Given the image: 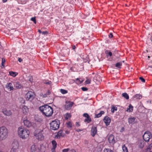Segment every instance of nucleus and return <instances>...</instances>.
I'll list each match as a JSON object with an SVG mask.
<instances>
[{
	"label": "nucleus",
	"mask_w": 152,
	"mask_h": 152,
	"mask_svg": "<svg viewBox=\"0 0 152 152\" xmlns=\"http://www.w3.org/2000/svg\"><path fill=\"white\" fill-rule=\"evenodd\" d=\"M14 85L16 88L17 89H20L23 87L22 85L18 82L15 83Z\"/></svg>",
	"instance_id": "obj_20"
},
{
	"label": "nucleus",
	"mask_w": 152,
	"mask_h": 152,
	"mask_svg": "<svg viewBox=\"0 0 152 152\" xmlns=\"http://www.w3.org/2000/svg\"><path fill=\"white\" fill-rule=\"evenodd\" d=\"M69 150V149H64L62 150V152H68Z\"/></svg>",
	"instance_id": "obj_45"
},
{
	"label": "nucleus",
	"mask_w": 152,
	"mask_h": 152,
	"mask_svg": "<svg viewBox=\"0 0 152 152\" xmlns=\"http://www.w3.org/2000/svg\"><path fill=\"white\" fill-rule=\"evenodd\" d=\"M31 20L33 21L35 24L36 23V21L35 17H34L31 18Z\"/></svg>",
	"instance_id": "obj_39"
},
{
	"label": "nucleus",
	"mask_w": 152,
	"mask_h": 152,
	"mask_svg": "<svg viewBox=\"0 0 152 152\" xmlns=\"http://www.w3.org/2000/svg\"><path fill=\"white\" fill-rule=\"evenodd\" d=\"M122 148L124 152H128L127 148L126 146L125 145L122 146Z\"/></svg>",
	"instance_id": "obj_30"
},
{
	"label": "nucleus",
	"mask_w": 152,
	"mask_h": 152,
	"mask_svg": "<svg viewBox=\"0 0 152 152\" xmlns=\"http://www.w3.org/2000/svg\"><path fill=\"white\" fill-rule=\"evenodd\" d=\"M42 34H48V32L47 31H45L42 32Z\"/></svg>",
	"instance_id": "obj_48"
},
{
	"label": "nucleus",
	"mask_w": 152,
	"mask_h": 152,
	"mask_svg": "<svg viewBox=\"0 0 152 152\" xmlns=\"http://www.w3.org/2000/svg\"><path fill=\"white\" fill-rule=\"evenodd\" d=\"M92 121L90 117L89 116L88 118H86V119L84 120L85 122H87L88 123H89L91 122Z\"/></svg>",
	"instance_id": "obj_28"
},
{
	"label": "nucleus",
	"mask_w": 152,
	"mask_h": 152,
	"mask_svg": "<svg viewBox=\"0 0 152 152\" xmlns=\"http://www.w3.org/2000/svg\"><path fill=\"white\" fill-rule=\"evenodd\" d=\"M81 89L83 91H86L88 90V89L86 87H83L81 88Z\"/></svg>",
	"instance_id": "obj_42"
},
{
	"label": "nucleus",
	"mask_w": 152,
	"mask_h": 152,
	"mask_svg": "<svg viewBox=\"0 0 152 152\" xmlns=\"http://www.w3.org/2000/svg\"><path fill=\"white\" fill-rule=\"evenodd\" d=\"M64 132L66 134H69L70 133V132L68 131H64Z\"/></svg>",
	"instance_id": "obj_54"
},
{
	"label": "nucleus",
	"mask_w": 152,
	"mask_h": 152,
	"mask_svg": "<svg viewBox=\"0 0 152 152\" xmlns=\"http://www.w3.org/2000/svg\"><path fill=\"white\" fill-rule=\"evenodd\" d=\"M44 132L43 129H38L35 131L34 133V135L37 139L41 141L44 139Z\"/></svg>",
	"instance_id": "obj_3"
},
{
	"label": "nucleus",
	"mask_w": 152,
	"mask_h": 152,
	"mask_svg": "<svg viewBox=\"0 0 152 152\" xmlns=\"http://www.w3.org/2000/svg\"><path fill=\"white\" fill-rule=\"evenodd\" d=\"M139 79L142 82L144 83L145 82V80L142 77H139Z\"/></svg>",
	"instance_id": "obj_41"
},
{
	"label": "nucleus",
	"mask_w": 152,
	"mask_h": 152,
	"mask_svg": "<svg viewBox=\"0 0 152 152\" xmlns=\"http://www.w3.org/2000/svg\"><path fill=\"white\" fill-rule=\"evenodd\" d=\"M83 80H80L78 78H77L76 80V83L78 84H81L83 82Z\"/></svg>",
	"instance_id": "obj_34"
},
{
	"label": "nucleus",
	"mask_w": 152,
	"mask_h": 152,
	"mask_svg": "<svg viewBox=\"0 0 152 152\" xmlns=\"http://www.w3.org/2000/svg\"><path fill=\"white\" fill-rule=\"evenodd\" d=\"M18 61L20 62H21L22 61V59L20 58H18Z\"/></svg>",
	"instance_id": "obj_53"
},
{
	"label": "nucleus",
	"mask_w": 152,
	"mask_h": 152,
	"mask_svg": "<svg viewBox=\"0 0 152 152\" xmlns=\"http://www.w3.org/2000/svg\"><path fill=\"white\" fill-rule=\"evenodd\" d=\"M39 110L47 117L51 116L53 113V108L48 105H45L39 107Z\"/></svg>",
	"instance_id": "obj_1"
},
{
	"label": "nucleus",
	"mask_w": 152,
	"mask_h": 152,
	"mask_svg": "<svg viewBox=\"0 0 152 152\" xmlns=\"http://www.w3.org/2000/svg\"><path fill=\"white\" fill-rule=\"evenodd\" d=\"M64 134L63 131L60 130L58 132V134L56 135V137L58 139L60 138L61 136H63L64 135Z\"/></svg>",
	"instance_id": "obj_18"
},
{
	"label": "nucleus",
	"mask_w": 152,
	"mask_h": 152,
	"mask_svg": "<svg viewBox=\"0 0 152 152\" xmlns=\"http://www.w3.org/2000/svg\"><path fill=\"white\" fill-rule=\"evenodd\" d=\"M0 152H2V151H0Z\"/></svg>",
	"instance_id": "obj_64"
},
{
	"label": "nucleus",
	"mask_w": 152,
	"mask_h": 152,
	"mask_svg": "<svg viewBox=\"0 0 152 152\" xmlns=\"http://www.w3.org/2000/svg\"><path fill=\"white\" fill-rule=\"evenodd\" d=\"M30 132L27 129L23 126L19 127L18 130V134L19 137L22 139H25L28 138L29 136Z\"/></svg>",
	"instance_id": "obj_2"
},
{
	"label": "nucleus",
	"mask_w": 152,
	"mask_h": 152,
	"mask_svg": "<svg viewBox=\"0 0 152 152\" xmlns=\"http://www.w3.org/2000/svg\"><path fill=\"white\" fill-rule=\"evenodd\" d=\"M83 117L86 118H88V117L89 116V115L87 113H85L83 114Z\"/></svg>",
	"instance_id": "obj_44"
},
{
	"label": "nucleus",
	"mask_w": 152,
	"mask_h": 152,
	"mask_svg": "<svg viewBox=\"0 0 152 152\" xmlns=\"http://www.w3.org/2000/svg\"><path fill=\"white\" fill-rule=\"evenodd\" d=\"M112 53L110 51L108 53V54H107V55H106V56H110V57H111L112 56Z\"/></svg>",
	"instance_id": "obj_43"
},
{
	"label": "nucleus",
	"mask_w": 152,
	"mask_h": 152,
	"mask_svg": "<svg viewBox=\"0 0 152 152\" xmlns=\"http://www.w3.org/2000/svg\"><path fill=\"white\" fill-rule=\"evenodd\" d=\"M124 129V128H122L121 129V132H122V131H123Z\"/></svg>",
	"instance_id": "obj_60"
},
{
	"label": "nucleus",
	"mask_w": 152,
	"mask_h": 152,
	"mask_svg": "<svg viewBox=\"0 0 152 152\" xmlns=\"http://www.w3.org/2000/svg\"><path fill=\"white\" fill-rule=\"evenodd\" d=\"M6 88L10 91H13L14 90V88L11 83H7L6 85Z\"/></svg>",
	"instance_id": "obj_16"
},
{
	"label": "nucleus",
	"mask_w": 152,
	"mask_h": 152,
	"mask_svg": "<svg viewBox=\"0 0 152 152\" xmlns=\"http://www.w3.org/2000/svg\"><path fill=\"white\" fill-rule=\"evenodd\" d=\"M2 112L4 115L7 116H10L12 113L11 110H7L6 109H3L2 110Z\"/></svg>",
	"instance_id": "obj_15"
},
{
	"label": "nucleus",
	"mask_w": 152,
	"mask_h": 152,
	"mask_svg": "<svg viewBox=\"0 0 152 152\" xmlns=\"http://www.w3.org/2000/svg\"><path fill=\"white\" fill-rule=\"evenodd\" d=\"M145 152H152V142L148 146Z\"/></svg>",
	"instance_id": "obj_21"
},
{
	"label": "nucleus",
	"mask_w": 152,
	"mask_h": 152,
	"mask_svg": "<svg viewBox=\"0 0 152 152\" xmlns=\"http://www.w3.org/2000/svg\"><path fill=\"white\" fill-rule=\"evenodd\" d=\"M8 130L4 126H2L0 128V140L6 139L7 136Z\"/></svg>",
	"instance_id": "obj_5"
},
{
	"label": "nucleus",
	"mask_w": 152,
	"mask_h": 152,
	"mask_svg": "<svg viewBox=\"0 0 152 152\" xmlns=\"http://www.w3.org/2000/svg\"><path fill=\"white\" fill-rule=\"evenodd\" d=\"M50 82H47L46 83V84H50Z\"/></svg>",
	"instance_id": "obj_58"
},
{
	"label": "nucleus",
	"mask_w": 152,
	"mask_h": 152,
	"mask_svg": "<svg viewBox=\"0 0 152 152\" xmlns=\"http://www.w3.org/2000/svg\"><path fill=\"white\" fill-rule=\"evenodd\" d=\"M18 144L17 142H13L12 144V147L10 152H18Z\"/></svg>",
	"instance_id": "obj_9"
},
{
	"label": "nucleus",
	"mask_w": 152,
	"mask_h": 152,
	"mask_svg": "<svg viewBox=\"0 0 152 152\" xmlns=\"http://www.w3.org/2000/svg\"><path fill=\"white\" fill-rule=\"evenodd\" d=\"M7 0H3L2 1L3 2L5 3L7 1Z\"/></svg>",
	"instance_id": "obj_57"
},
{
	"label": "nucleus",
	"mask_w": 152,
	"mask_h": 152,
	"mask_svg": "<svg viewBox=\"0 0 152 152\" xmlns=\"http://www.w3.org/2000/svg\"><path fill=\"white\" fill-rule=\"evenodd\" d=\"M150 40L152 41V34L151 35V37L150 38Z\"/></svg>",
	"instance_id": "obj_61"
},
{
	"label": "nucleus",
	"mask_w": 152,
	"mask_h": 152,
	"mask_svg": "<svg viewBox=\"0 0 152 152\" xmlns=\"http://www.w3.org/2000/svg\"><path fill=\"white\" fill-rule=\"evenodd\" d=\"M75 125H76V126L77 127H78L80 126V123L78 122H76V123Z\"/></svg>",
	"instance_id": "obj_47"
},
{
	"label": "nucleus",
	"mask_w": 152,
	"mask_h": 152,
	"mask_svg": "<svg viewBox=\"0 0 152 152\" xmlns=\"http://www.w3.org/2000/svg\"><path fill=\"white\" fill-rule=\"evenodd\" d=\"M148 58H150V56H148Z\"/></svg>",
	"instance_id": "obj_62"
},
{
	"label": "nucleus",
	"mask_w": 152,
	"mask_h": 152,
	"mask_svg": "<svg viewBox=\"0 0 152 152\" xmlns=\"http://www.w3.org/2000/svg\"><path fill=\"white\" fill-rule=\"evenodd\" d=\"M143 138L145 141L148 142L152 138V134L150 132L146 131L143 135Z\"/></svg>",
	"instance_id": "obj_8"
},
{
	"label": "nucleus",
	"mask_w": 152,
	"mask_h": 152,
	"mask_svg": "<svg viewBox=\"0 0 152 152\" xmlns=\"http://www.w3.org/2000/svg\"><path fill=\"white\" fill-rule=\"evenodd\" d=\"M76 48L75 46V45H73L72 47V48L73 49H75Z\"/></svg>",
	"instance_id": "obj_56"
},
{
	"label": "nucleus",
	"mask_w": 152,
	"mask_h": 152,
	"mask_svg": "<svg viewBox=\"0 0 152 152\" xmlns=\"http://www.w3.org/2000/svg\"><path fill=\"white\" fill-rule=\"evenodd\" d=\"M144 145V142L143 141H140V144H139V146L140 147L142 148Z\"/></svg>",
	"instance_id": "obj_33"
},
{
	"label": "nucleus",
	"mask_w": 152,
	"mask_h": 152,
	"mask_svg": "<svg viewBox=\"0 0 152 152\" xmlns=\"http://www.w3.org/2000/svg\"><path fill=\"white\" fill-rule=\"evenodd\" d=\"M6 60L5 59L3 58H2V63H1V66H3V67L4 66V64Z\"/></svg>",
	"instance_id": "obj_37"
},
{
	"label": "nucleus",
	"mask_w": 152,
	"mask_h": 152,
	"mask_svg": "<svg viewBox=\"0 0 152 152\" xmlns=\"http://www.w3.org/2000/svg\"><path fill=\"white\" fill-rule=\"evenodd\" d=\"M51 93L50 91L49 90H48L47 91V92H46V95H47L48 96V95H50L51 94Z\"/></svg>",
	"instance_id": "obj_46"
},
{
	"label": "nucleus",
	"mask_w": 152,
	"mask_h": 152,
	"mask_svg": "<svg viewBox=\"0 0 152 152\" xmlns=\"http://www.w3.org/2000/svg\"><path fill=\"white\" fill-rule=\"evenodd\" d=\"M122 96L126 99H129V97L128 95L126 93H124L122 94Z\"/></svg>",
	"instance_id": "obj_29"
},
{
	"label": "nucleus",
	"mask_w": 152,
	"mask_h": 152,
	"mask_svg": "<svg viewBox=\"0 0 152 152\" xmlns=\"http://www.w3.org/2000/svg\"><path fill=\"white\" fill-rule=\"evenodd\" d=\"M104 113V111H102L100 112L98 114H96L95 115V118H98L100 117Z\"/></svg>",
	"instance_id": "obj_23"
},
{
	"label": "nucleus",
	"mask_w": 152,
	"mask_h": 152,
	"mask_svg": "<svg viewBox=\"0 0 152 152\" xmlns=\"http://www.w3.org/2000/svg\"><path fill=\"white\" fill-rule=\"evenodd\" d=\"M133 107L131 104H129V108L127 109L126 111L129 112H131L133 111Z\"/></svg>",
	"instance_id": "obj_26"
},
{
	"label": "nucleus",
	"mask_w": 152,
	"mask_h": 152,
	"mask_svg": "<svg viewBox=\"0 0 152 152\" xmlns=\"http://www.w3.org/2000/svg\"><path fill=\"white\" fill-rule=\"evenodd\" d=\"M136 118L134 117L130 118L128 119V122L129 124H132L135 121Z\"/></svg>",
	"instance_id": "obj_25"
},
{
	"label": "nucleus",
	"mask_w": 152,
	"mask_h": 152,
	"mask_svg": "<svg viewBox=\"0 0 152 152\" xmlns=\"http://www.w3.org/2000/svg\"><path fill=\"white\" fill-rule=\"evenodd\" d=\"M142 97V96L140 94H136L134 96V98H135L137 100H139L141 99Z\"/></svg>",
	"instance_id": "obj_24"
},
{
	"label": "nucleus",
	"mask_w": 152,
	"mask_h": 152,
	"mask_svg": "<svg viewBox=\"0 0 152 152\" xmlns=\"http://www.w3.org/2000/svg\"><path fill=\"white\" fill-rule=\"evenodd\" d=\"M24 125L27 127L29 128L32 126V123L27 119L24 120L23 121Z\"/></svg>",
	"instance_id": "obj_11"
},
{
	"label": "nucleus",
	"mask_w": 152,
	"mask_h": 152,
	"mask_svg": "<svg viewBox=\"0 0 152 152\" xmlns=\"http://www.w3.org/2000/svg\"><path fill=\"white\" fill-rule=\"evenodd\" d=\"M22 111L23 113L27 114L29 111L28 108L26 106H23L22 108Z\"/></svg>",
	"instance_id": "obj_19"
},
{
	"label": "nucleus",
	"mask_w": 152,
	"mask_h": 152,
	"mask_svg": "<svg viewBox=\"0 0 152 152\" xmlns=\"http://www.w3.org/2000/svg\"><path fill=\"white\" fill-rule=\"evenodd\" d=\"M108 140L109 143L111 144H113L115 142L114 136L113 134H110L109 135Z\"/></svg>",
	"instance_id": "obj_13"
},
{
	"label": "nucleus",
	"mask_w": 152,
	"mask_h": 152,
	"mask_svg": "<svg viewBox=\"0 0 152 152\" xmlns=\"http://www.w3.org/2000/svg\"><path fill=\"white\" fill-rule=\"evenodd\" d=\"M117 110V108L116 107H113L111 109V111L112 113H113L115 111Z\"/></svg>",
	"instance_id": "obj_38"
},
{
	"label": "nucleus",
	"mask_w": 152,
	"mask_h": 152,
	"mask_svg": "<svg viewBox=\"0 0 152 152\" xmlns=\"http://www.w3.org/2000/svg\"><path fill=\"white\" fill-rule=\"evenodd\" d=\"M103 152H113V151L111 149L109 148H105L104 151Z\"/></svg>",
	"instance_id": "obj_36"
},
{
	"label": "nucleus",
	"mask_w": 152,
	"mask_h": 152,
	"mask_svg": "<svg viewBox=\"0 0 152 152\" xmlns=\"http://www.w3.org/2000/svg\"><path fill=\"white\" fill-rule=\"evenodd\" d=\"M83 129H76V131H77V132L82 131H83Z\"/></svg>",
	"instance_id": "obj_49"
},
{
	"label": "nucleus",
	"mask_w": 152,
	"mask_h": 152,
	"mask_svg": "<svg viewBox=\"0 0 152 152\" xmlns=\"http://www.w3.org/2000/svg\"><path fill=\"white\" fill-rule=\"evenodd\" d=\"M97 132V127L95 126H92L91 130V136L94 137L96 134Z\"/></svg>",
	"instance_id": "obj_12"
},
{
	"label": "nucleus",
	"mask_w": 152,
	"mask_h": 152,
	"mask_svg": "<svg viewBox=\"0 0 152 152\" xmlns=\"http://www.w3.org/2000/svg\"><path fill=\"white\" fill-rule=\"evenodd\" d=\"M66 124L67 125V127L70 129L71 130L72 129V127L73 124L72 122L69 121L66 122Z\"/></svg>",
	"instance_id": "obj_22"
},
{
	"label": "nucleus",
	"mask_w": 152,
	"mask_h": 152,
	"mask_svg": "<svg viewBox=\"0 0 152 152\" xmlns=\"http://www.w3.org/2000/svg\"><path fill=\"white\" fill-rule=\"evenodd\" d=\"M122 63L121 62H119L115 64V67H117L118 68L120 69L121 68V66H122Z\"/></svg>",
	"instance_id": "obj_31"
},
{
	"label": "nucleus",
	"mask_w": 152,
	"mask_h": 152,
	"mask_svg": "<svg viewBox=\"0 0 152 152\" xmlns=\"http://www.w3.org/2000/svg\"><path fill=\"white\" fill-rule=\"evenodd\" d=\"M109 50H106L105 51V53L106 54V55H107V54L109 52Z\"/></svg>",
	"instance_id": "obj_52"
},
{
	"label": "nucleus",
	"mask_w": 152,
	"mask_h": 152,
	"mask_svg": "<svg viewBox=\"0 0 152 152\" xmlns=\"http://www.w3.org/2000/svg\"><path fill=\"white\" fill-rule=\"evenodd\" d=\"M113 37V35L112 33H110L109 35V37L111 38Z\"/></svg>",
	"instance_id": "obj_50"
},
{
	"label": "nucleus",
	"mask_w": 152,
	"mask_h": 152,
	"mask_svg": "<svg viewBox=\"0 0 152 152\" xmlns=\"http://www.w3.org/2000/svg\"><path fill=\"white\" fill-rule=\"evenodd\" d=\"M60 122L58 120L52 121L50 123V128L53 130H56L58 129L59 127Z\"/></svg>",
	"instance_id": "obj_6"
},
{
	"label": "nucleus",
	"mask_w": 152,
	"mask_h": 152,
	"mask_svg": "<svg viewBox=\"0 0 152 152\" xmlns=\"http://www.w3.org/2000/svg\"><path fill=\"white\" fill-rule=\"evenodd\" d=\"M85 82L86 84H89L91 82V80L89 79H88L85 81Z\"/></svg>",
	"instance_id": "obj_40"
},
{
	"label": "nucleus",
	"mask_w": 152,
	"mask_h": 152,
	"mask_svg": "<svg viewBox=\"0 0 152 152\" xmlns=\"http://www.w3.org/2000/svg\"><path fill=\"white\" fill-rule=\"evenodd\" d=\"M52 143L53 147L51 149V151L52 152H55V149L57 147V142L55 140H53L52 141Z\"/></svg>",
	"instance_id": "obj_17"
},
{
	"label": "nucleus",
	"mask_w": 152,
	"mask_h": 152,
	"mask_svg": "<svg viewBox=\"0 0 152 152\" xmlns=\"http://www.w3.org/2000/svg\"><path fill=\"white\" fill-rule=\"evenodd\" d=\"M71 117V115L70 113H66L65 115V118L66 119L68 120Z\"/></svg>",
	"instance_id": "obj_32"
},
{
	"label": "nucleus",
	"mask_w": 152,
	"mask_h": 152,
	"mask_svg": "<svg viewBox=\"0 0 152 152\" xmlns=\"http://www.w3.org/2000/svg\"><path fill=\"white\" fill-rule=\"evenodd\" d=\"M42 96L43 97H46L47 96V95H46V94H42Z\"/></svg>",
	"instance_id": "obj_51"
},
{
	"label": "nucleus",
	"mask_w": 152,
	"mask_h": 152,
	"mask_svg": "<svg viewBox=\"0 0 152 152\" xmlns=\"http://www.w3.org/2000/svg\"><path fill=\"white\" fill-rule=\"evenodd\" d=\"M69 152H75V151L74 150L70 151Z\"/></svg>",
	"instance_id": "obj_55"
},
{
	"label": "nucleus",
	"mask_w": 152,
	"mask_h": 152,
	"mask_svg": "<svg viewBox=\"0 0 152 152\" xmlns=\"http://www.w3.org/2000/svg\"><path fill=\"white\" fill-rule=\"evenodd\" d=\"M66 104L64 105L65 108L66 110H70L73 104L74 103L70 101H66Z\"/></svg>",
	"instance_id": "obj_10"
},
{
	"label": "nucleus",
	"mask_w": 152,
	"mask_h": 152,
	"mask_svg": "<svg viewBox=\"0 0 152 152\" xmlns=\"http://www.w3.org/2000/svg\"><path fill=\"white\" fill-rule=\"evenodd\" d=\"M103 121L106 126H107L110 124L111 120L109 117L107 116H106L104 117Z\"/></svg>",
	"instance_id": "obj_14"
},
{
	"label": "nucleus",
	"mask_w": 152,
	"mask_h": 152,
	"mask_svg": "<svg viewBox=\"0 0 152 152\" xmlns=\"http://www.w3.org/2000/svg\"><path fill=\"white\" fill-rule=\"evenodd\" d=\"M45 150V148L41 145H33L31 147V152H44Z\"/></svg>",
	"instance_id": "obj_4"
},
{
	"label": "nucleus",
	"mask_w": 152,
	"mask_h": 152,
	"mask_svg": "<svg viewBox=\"0 0 152 152\" xmlns=\"http://www.w3.org/2000/svg\"><path fill=\"white\" fill-rule=\"evenodd\" d=\"M1 95V91H0V95Z\"/></svg>",
	"instance_id": "obj_63"
},
{
	"label": "nucleus",
	"mask_w": 152,
	"mask_h": 152,
	"mask_svg": "<svg viewBox=\"0 0 152 152\" xmlns=\"http://www.w3.org/2000/svg\"><path fill=\"white\" fill-rule=\"evenodd\" d=\"M60 91L63 94H65L68 92L67 91L62 89L60 90Z\"/></svg>",
	"instance_id": "obj_35"
},
{
	"label": "nucleus",
	"mask_w": 152,
	"mask_h": 152,
	"mask_svg": "<svg viewBox=\"0 0 152 152\" xmlns=\"http://www.w3.org/2000/svg\"><path fill=\"white\" fill-rule=\"evenodd\" d=\"M38 31L40 33H42V32L39 29L38 30Z\"/></svg>",
	"instance_id": "obj_59"
},
{
	"label": "nucleus",
	"mask_w": 152,
	"mask_h": 152,
	"mask_svg": "<svg viewBox=\"0 0 152 152\" xmlns=\"http://www.w3.org/2000/svg\"><path fill=\"white\" fill-rule=\"evenodd\" d=\"M35 95L34 92L28 91L26 94L25 98L27 100L31 101L34 98Z\"/></svg>",
	"instance_id": "obj_7"
},
{
	"label": "nucleus",
	"mask_w": 152,
	"mask_h": 152,
	"mask_svg": "<svg viewBox=\"0 0 152 152\" xmlns=\"http://www.w3.org/2000/svg\"><path fill=\"white\" fill-rule=\"evenodd\" d=\"M9 73L10 75L12 76L13 77H16V75L18 74L17 73L12 71L9 72Z\"/></svg>",
	"instance_id": "obj_27"
}]
</instances>
